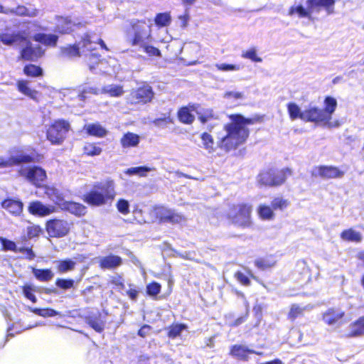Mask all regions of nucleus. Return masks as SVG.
<instances>
[{"mask_svg": "<svg viewBox=\"0 0 364 364\" xmlns=\"http://www.w3.org/2000/svg\"><path fill=\"white\" fill-rule=\"evenodd\" d=\"M161 286L156 282H151L146 285V294L151 296H156L161 291Z\"/></svg>", "mask_w": 364, "mask_h": 364, "instance_id": "nucleus-58", "label": "nucleus"}, {"mask_svg": "<svg viewBox=\"0 0 364 364\" xmlns=\"http://www.w3.org/2000/svg\"><path fill=\"white\" fill-rule=\"evenodd\" d=\"M254 264L257 269L264 271L274 267L277 264V261L272 256H268L256 259Z\"/></svg>", "mask_w": 364, "mask_h": 364, "instance_id": "nucleus-35", "label": "nucleus"}, {"mask_svg": "<svg viewBox=\"0 0 364 364\" xmlns=\"http://www.w3.org/2000/svg\"><path fill=\"white\" fill-rule=\"evenodd\" d=\"M100 142H85L82 147V154L86 156H96L102 154V149Z\"/></svg>", "mask_w": 364, "mask_h": 364, "instance_id": "nucleus-34", "label": "nucleus"}, {"mask_svg": "<svg viewBox=\"0 0 364 364\" xmlns=\"http://www.w3.org/2000/svg\"><path fill=\"white\" fill-rule=\"evenodd\" d=\"M55 31L59 34H69L73 31L74 23L70 16H56Z\"/></svg>", "mask_w": 364, "mask_h": 364, "instance_id": "nucleus-20", "label": "nucleus"}, {"mask_svg": "<svg viewBox=\"0 0 364 364\" xmlns=\"http://www.w3.org/2000/svg\"><path fill=\"white\" fill-rule=\"evenodd\" d=\"M122 264V259L118 255H108L102 257L99 260V267L102 269H115Z\"/></svg>", "mask_w": 364, "mask_h": 364, "instance_id": "nucleus-23", "label": "nucleus"}, {"mask_svg": "<svg viewBox=\"0 0 364 364\" xmlns=\"http://www.w3.org/2000/svg\"><path fill=\"white\" fill-rule=\"evenodd\" d=\"M314 168L317 171V175L325 179L341 178L344 175L343 171L333 166L321 165Z\"/></svg>", "mask_w": 364, "mask_h": 364, "instance_id": "nucleus-19", "label": "nucleus"}, {"mask_svg": "<svg viewBox=\"0 0 364 364\" xmlns=\"http://www.w3.org/2000/svg\"><path fill=\"white\" fill-rule=\"evenodd\" d=\"M92 36L91 34L89 33H85L77 45H79L80 48L82 49V50H87V51H93L95 50V48H90V46L92 44Z\"/></svg>", "mask_w": 364, "mask_h": 364, "instance_id": "nucleus-48", "label": "nucleus"}, {"mask_svg": "<svg viewBox=\"0 0 364 364\" xmlns=\"http://www.w3.org/2000/svg\"><path fill=\"white\" fill-rule=\"evenodd\" d=\"M234 277L242 286L248 287L251 284L250 279L241 271L235 272Z\"/></svg>", "mask_w": 364, "mask_h": 364, "instance_id": "nucleus-61", "label": "nucleus"}, {"mask_svg": "<svg viewBox=\"0 0 364 364\" xmlns=\"http://www.w3.org/2000/svg\"><path fill=\"white\" fill-rule=\"evenodd\" d=\"M174 121L172 117L168 114L163 117H159L153 121V123L156 127H164L170 124H173Z\"/></svg>", "mask_w": 364, "mask_h": 364, "instance_id": "nucleus-60", "label": "nucleus"}, {"mask_svg": "<svg viewBox=\"0 0 364 364\" xmlns=\"http://www.w3.org/2000/svg\"><path fill=\"white\" fill-rule=\"evenodd\" d=\"M287 112L291 120L300 119L304 121V111L301 112L300 107L295 102H289L287 105Z\"/></svg>", "mask_w": 364, "mask_h": 364, "instance_id": "nucleus-39", "label": "nucleus"}, {"mask_svg": "<svg viewBox=\"0 0 364 364\" xmlns=\"http://www.w3.org/2000/svg\"><path fill=\"white\" fill-rule=\"evenodd\" d=\"M151 33V26L145 19H133L125 29L127 41L132 46L149 42L152 38Z\"/></svg>", "mask_w": 364, "mask_h": 364, "instance_id": "nucleus-4", "label": "nucleus"}, {"mask_svg": "<svg viewBox=\"0 0 364 364\" xmlns=\"http://www.w3.org/2000/svg\"><path fill=\"white\" fill-rule=\"evenodd\" d=\"M364 336V315L359 316L348 325V338H357Z\"/></svg>", "mask_w": 364, "mask_h": 364, "instance_id": "nucleus-22", "label": "nucleus"}, {"mask_svg": "<svg viewBox=\"0 0 364 364\" xmlns=\"http://www.w3.org/2000/svg\"><path fill=\"white\" fill-rule=\"evenodd\" d=\"M22 294L26 299L31 301L32 303L37 302V298L35 295L36 288L32 284L26 283L21 287Z\"/></svg>", "mask_w": 364, "mask_h": 364, "instance_id": "nucleus-44", "label": "nucleus"}, {"mask_svg": "<svg viewBox=\"0 0 364 364\" xmlns=\"http://www.w3.org/2000/svg\"><path fill=\"white\" fill-rule=\"evenodd\" d=\"M33 41L46 46L55 47L58 41V36L55 34H46L38 33L33 35Z\"/></svg>", "mask_w": 364, "mask_h": 364, "instance_id": "nucleus-26", "label": "nucleus"}, {"mask_svg": "<svg viewBox=\"0 0 364 364\" xmlns=\"http://www.w3.org/2000/svg\"><path fill=\"white\" fill-rule=\"evenodd\" d=\"M70 129V123L63 119L54 120L46 130V139L53 145H60Z\"/></svg>", "mask_w": 364, "mask_h": 364, "instance_id": "nucleus-8", "label": "nucleus"}, {"mask_svg": "<svg viewBox=\"0 0 364 364\" xmlns=\"http://www.w3.org/2000/svg\"><path fill=\"white\" fill-rule=\"evenodd\" d=\"M16 87L20 93L31 100L37 101L38 92L31 88L28 80L24 79L18 80L16 81Z\"/></svg>", "mask_w": 364, "mask_h": 364, "instance_id": "nucleus-24", "label": "nucleus"}, {"mask_svg": "<svg viewBox=\"0 0 364 364\" xmlns=\"http://www.w3.org/2000/svg\"><path fill=\"white\" fill-rule=\"evenodd\" d=\"M215 66L220 71H237L240 69V65L235 64L217 63Z\"/></svg>", "mask_w": 364, "mask_h": 364, "instance_id": "nucleus-62", "label": "nucleus"}, {"mask_svg": "<svg viewBox=\"0 0 364 364\" xmlns=\"http://www.w3.org/2000/svg\"><path fill=\"white\" fill-rule=\"evenodd\" d=\"M187 328L185 323H172L167 328V336L174 339L181 336L182 331Z\"/></svg>", "mask_w": 364, "mask_h": 364, "instance_id": "nucleus-42", "label": "nucleus"}, {"mask_svg": "<svg viewBox=\"0 0 364 364\" xmlns=\"http://www.w3.org/2000/svg\"><path fill=\"white\" fill-rule=\"evenodd\" d=\"M23 74L30 77H38L43 75V70L39 66L35 64H26L23 68Z\"/></svg>", "mask_w": 364, "mask_h": 364, "instance_id": "nucleus-38", "label": "nucleus"}, {"mask_svg": "<svg viewBox=\"0 0 364 364\" xmlns=\"http://www.w3.org/2000/svg\"><path fill=\"white\" fill-rule=\"evenodd\" d=\"M26 46L19 51L18 59L23 61L36 62L44 55V50L40 46H33L26 38Z\"/></svg>", "mask_w": 364, "mask_h": 364, "instance_id": "nucleus-15", "label": "nucleus"}, {"mask_svg": "<svg viewBox=\"0 0 364 364\" xmlns=\"http://www.w3.org/2000/svg\"><path fill=\"white\" fill-rule=\"evenodd\" d=\"M84 130L89 136L102 138L107 136L108 132L100 123H92L84 126Z\"/></svg>", "mask_w": 364, "mask_h": 364, "instance_id": "nucleus-28", "label": "nucleus"}, {"mask_svg": "<svg viewBox=\"0 0 364 364\" xmlns=\"http://www.w3.org/2000/svg\"><path fill=\"white\" fill-rule=\"evenodd\" d=\"M43 159V154L32 149L30 154H20L11 156L8 159L0 158V168H8L18 166L21 164L39 163Z\"/></svg>", "mask_w": 364, "mask_h": 364, "instance_id": "nucleus-11", "label": "nucleus"}, {"mask_svg": "<svg viewBox=\"0 0 364 364\" xmlns=\"http://www.w3.org/2000/svg\"><path fill=\"white\" fill-rule=\"evenodd\" d=\"M154 213L156 218L161 223L178 224L185 221L186 218L181 213L174 210L159 205L154 207Z\"/></svg>", "mask_w": 364, "mask_h": 364, "instance_id": "nucleus-13", "label": "nucleus"}, {"mask_svg": "<svg viewBox=\"0 0 364 364\" xmlns=\"http://www.w3.org/2000/svg\"><path fill=\"white\" fill-rule=\"evenodd\" d=\"M140 137L138 134L133 132H126L120 139V144L122 148L127 149L136 147L139 145Z\"/></svg>", "mask_w": 364, "mask_h": 364, "instance_id": "nucleus-29", "label": "nucleus"}, {"mask_svg": "<svg viewBox=\"0 0 364 364\" xmlns=\"http://www.w3.org/2000/svg\"><path fill=\"white\" fill-rule=\"evenodd\" d=\"M116 195L114 181L107 178L95 183L92 188L82 196L81 199L90 207H100L111 204Z\"/></svg>", "mask_w": 364, "mask_h": 364, "instance_id": "nucleus-2", "label": "nucleus"}, {"mask_svg": "<svg viewBox=\"0 0 364 364\" xmlns=\"http://www.w3.org/2000/svg\"><path fill=\"white\" fill-rule=\"evenodd\" d=\"M324 107H309L304 110V121L323 125L331 126L332 115L337 107L336 100L331 96H326L323 101Z\"/></svg>", "mask_w": 364, "mask_h": 364, "instance_id": "nucleus-3", "label": "nucleus"}, {"mask_svg": "<svg viewBox=\"0 0 364 364\" xmlns=\"http://www.w3.org/2000/svg\"><path fill=\"white\" fill-rule=\"evenodd\" d=\"M198 105L188 103L186 106L181 107L176 113L178 121L183 124H192L195 121V116L192 112L196 111Z\"/></svg>", "mask_w": 364, "mask_h": 364, "instance_id": "nucleus-18", "label": "nucleus"}, {"mask_svg": "<svg viewBox=\"0 0 364 364\" xmlns=\"http://www.w3.org/2000/svg\"><path fill=\"white\" fill-rule=\"evenodd\" d=\"M110 282L114 287L119 289H124L125 287L123 279L120 275L112 277Z\"/></svg>", "mask_w": 364, "mask_h": 364, "instance_id": "nucleus-64", "label": "nucleus"}, {"mask_svg": "<svg viewBox=\"0 0 364 364\" xmlns=\"http://www.w3.org/2000/svg\"><path fill=\"white\" fill-rule=\"evenodd\" d=\"M1 206L13 217H20L23 215L24 204L19 198L7 197L1 202Z\"/></svg>", "mask_w": 364, "mask_h": 364, "instance_id": "nucleus-17", "label": "nucleus"}, {"mask_svg": "<svg viewBox=\"0 0 364 364\" xmlns=\"http://www.w3.org/2000/svg\"><path fill=\"white\" fill-rule=\"evenodd\" d=\"M43 233V229L39 225H31L26 228V235L29 239L39 237Z\"/></svg>", "mask_w": 364, "mask_h": 364, "instance_id": "nucleus-57", "label": "nucleus"}, {"mask_svg": "<svg viewBox=\"0 0 364 364\" xmlns=\"http://www.w3.org/2000/svg\"><path fill=\"white\" fill-rule=\"evenodd\" d=\"M256 353L254 350L240 344H235L230 348L229 354L239 360L247 361L250 354Z\"/></svg>", "mask_w": 364, "mask_h": 364, "instance_id": "nucleus-21", "label": "nucleus"}, {"mask_svg": "<svg viewBox=\"0 0 364 364\" xmlns=\"http://www.w3.org/2000/svg\"><path fill=\"white\" fill-rule=\"evenodd\" d=\"M154 97L153 88L148 84H144L136 88L132 89L125 97L127 105H146L150 103Z\"/></svg>", "mask_w": 364, "mask_h": 364, "instance_id": "nucleus-9", "label": "nucleus"}, {"mask_svg": "<svg viewBox=\"0 0 364 364\" xmlns=\"http://www.w3.org/2000/svg\"><path fill=\"white\" fill-rule=\"evenodd\" d=\"M101 92V90L95 87H84L82 90L78 93V98L80 100L85 102L90 95H97Z\"/></svg>", "mask_w": 364, "mask_h": 364, "instance_id": "nucleus-46", "label": "nucleus"}, {"mask_svg": "<svg viewBox=\"0 0 364 364\" xmlns=\"http://www.w3.org/2000/svg\"><path fill=\"white\" fill-rule=\"evenodd\" d=\"M155 25L158 28L168 26L171 23V16L170 12L158 13L154 17Z\"/></svg>", "mask_w": 364, "mask_h": 364, "instance_id": "nucleus-40", "label": "nucleus"}, {"mask_svg": "<svg viewBox=\"0 0 364 364\" xmlns=\"http://www.w3.org/2000/svg\"><path fill=\"white\" fill-rule=\"evenodd\" d=\"M0 243L1 245V250L2 251H12L17 253L18 247L14 241L0 236Z\"/></svg>", "mask_w": 364, "mask_h": 364, "instance_id": "nucleus-51", "label": "nucleus"}, {"mask_svg": "<svg viewBox=\"0 0 364 364\" xmlns=\"http://www.w3.org/2000/svg\"><path fill=\"white\" fill-rule=\"evenodd\" d=\"M203 146L210 152L214 150V139L211 134L208 132H203L200 136Z\"/></svg>", "mask_w": 364, "mask_h": 364, "instance_id": "nucleus-55", "label": "nucleus"}, {"mask_svg": "<svg viewBox=\"0 0 364 364\" xmlns=\"http://www.w3.org/2000/svg\"><path fill=\"white\" fill-rule=\"evenodd\" d=\"M346 313V311L332 306L328 308L321 316L323 322L330 326H340L345 323Z\"/></svg>", "mask_w": 364, "mask_h": 364, "instance_id": "nucleus-14", "label": "nucleus"}, {"mask_svg": "<svg viewBox=\"0 0 364 364\" xmlns=\"http://www.w3.org/2000/svg\"><path fill=\"white\" fill-rule=\"evenodd\" d=\"M151 170V168L142 166L129 168L125 171V173L128 175H138L141 177L146 176V173Z\"/></svg>", "mask_w": 364, "mask_h": 364, "instance_id": "nucleus-52", "label": "nucleus"}, {"mask_svg": "<svg viewBox=\"0 0 364 364\" xmlns=\"http://www.w3.org/2000/svg\"><path fill=\"white\" fill-rule=\"evenodd\" d=\"M27 210L30 215L41 218L48 216L56 212L55 206L45 205L38 200L31 201Z\"/></svg>", "mask_w": 364, "mask_h": 364, "instance_id": "nucleus-16", "label": "nucleus"}, {"mask_svg": "<svg viewBox=\"0 0 364 364\" xmlns=\"http://www.w3.org/2000/svg\"><path fill=\"white\" fill-rule=\"evenodd\" d=\"M229 119L230 122L223 126L226 134L218 141V146L225 152L235 151L245 143L250 136L248 125L262 121L261 116L247 118L241 114H232Z\"/></svg>", "mask_w": 364, "mask_h": 364, "instance_id": "nucleus-1", "label": "nucleus"}, {"mask_svg": "<svg viewBox=\"0 0 364 364\" xmlns=\"http://www.w3.org/2000/svg\"><path fill=\"white\" fill-rule=\"evenodd\" d=\"M32 273L35 278L41 282H48L54 277V273L51 269H37L32 268Z\"/></svg>", "mask_w": 364, "mask_h": 364, "instance_id": "nucleus-32", "label": "nucleus"}, {"mask_svg": "<svg viewBox=\"0 0 364 364\" xmlns=\"http://www.w3.org/2000/svg\"><path fill=\"white\" fill-rule=\"evenodd\" d=\"M252 205L249 203H233L229 206L226 218L234 225L242 229L253 226Z\"/></svg>", "mask_w": 364, "mask_h": 364, "instance_id": "nucleus-6", "label": "nucleus"}, {"mask_svg": "<svg viewBox=\"0 0 364 364\" xmlns=\"http://www.w3.org/2000/svg\"><path fill=\"white\" fill-rule=\"evenodd\" d=\"M241 57L245 59H249L255 63H260L262 60L260 57L257 56L255 48H251L249 50L242 51Z\"/></svg>", "mask_w": 364, "mask_h": 364, "instance_id": "nucleus-56", "label": "nucleus"}, {"mask_svg": "<svg viewBox=\"0 0 364 364\" xmlns=\"http://www.w3.org/2000/svg\"><path fill=\"white\" fill-rule=\"evenodd\" d=\"M60 53L62 55L67 58H77L81 56L79 45L76 43L69 44L62 47Z\"/></svg>", "mask_w": 364, "mask_h": 364, "instance_id": "nucleus-37", "label": "nucleus"}, {"mask_svg": "<svg viewBox=\"0 0 364 364\" xmlns=\"http://www.w3.org/2000/svg\"><path fill=\"white\" fill-rule=\"evenodd\" d=\"M340 237L348 242L359 243L363 240L362 234L352 228L343 230L340 233Z\"/></svg>", "mask_w": 364, "mask_h": 364, "instance_id": "nucleus-30", "label": "nucleus"}, {"mask_svg": "<svg viewBox=\"0 0 364 364\" xmlns=\"http://www.w3.org/2000/svg\"><path fill=\"white\" fill-rule=\"evenodd\" d=\"M55 284L60 289L68 290L74 288L75 281L70 278H58Z\"/></svg>", "mask_w": 364, "mask_h": 364, "instance_id": "nucleus-49", "label": "nucleus"}, {"mask_svg": "<svg viewBox=\"0 0 364 364\" xmlns=\"http://www.w3.org/2000/svg\"><path fill=\"white\" fill-rule=\"evenodd\" d=\"M17 252H21L25 255V257L28 260H33L36 257L32 247H18Z\"/></svg>", "mask_w": 364, "mask_h": 364, "instance_id": "nucleus-63", "label": "nucleus"}, {"mask_svg": "<svg viewBox=\"0 0 364 364\" xmlns=\"http://www.w3.org/2000/svg\"><path fill=\"white\" fill-rule=\"evenodd\" d=\"M100 316V313H98V316H88L85 317L86 323L97 333H102L105 326V323L101 319Z\"/></svg>", "mask_w": 364, "mask_h": 364, "instance_id": "nucleus-31", "label": "nucleus"}, {"mask_svg": "<svg viewBox=\"0 0 364 364\" xmlns=\"http://www.w3.org/2000/svg\"><path fill=\"white\" fill-rule=\"evenodd\" d=\"M257 214L262 220H272L275 218L274 211L271 205L261 204L257 208Z\"/></svg>", "mask_w": 364, "mask_h": 364, "instance_id": "nucleus-36", "label": "nucleus"}, {"mask_svg": "<svg viewBox=\"0 0 364 364\" xmlns=\"http://www.w3.org/2000/svg\"><path fill=\"white\" fill-rule=\"evenodd\" d=\"M103 94H108L110 97H120L124 93L123 87L122 85H114L109 88L103 87L101 90Z\"/></svg>", "mask_w": 364, "mask_h": 364, "instance_id": "nucleus-53", "label": "nucleus"}, {"mask_svg": "<svg viewBox=\"0 0 364 364\" xmlns=\"http://www.w3.org/2000/svg\"><path fill=\"white\" fill-rule=\"evenodd\" d=\"M336 0H306V8L301 4L291 6L288 10L289 16L297 14L299 18H307L311 19L314 12L318 13L321 8L325 9L328 14L334 12Z\"/></svg>", "mask_w": 364, "mask_h": 364, "instance_id": "nucleus-5", "label": "nucleus"}, {"mask_svg": "<svg viewBox=\"0 0 364 364\" xmlns=\"http://www.w3.org/2000/svg\"><path fill=\"white\" fill-rule=\"evenodd\" d=\"M138 47L143 49V50L149 55V56H156L161 57V53L159 48L154 47V46L148 44V42L143 43L139 45Z\"/></svg>", "mask_w": 364, "mask_h": 364, "instance_id": "nucleus-54", "label": "nucleus"}, {"mask_svg": "<svg viewBox=\"0 0 364 364\" xmlns=\"http://www.w3.org/2000/svg\"><path fill=\"white\" fill-rule=\"evenodd\" d=\"M197 114L198 120L203 124L207 123L210 120L216 119V117L212 109H203L202 112H197Z\"/></svg>", "mask_w": 364, "mask_h": 364, "instance_id": "nucleus-50", "label": "nucleus"}, {"mask_svg": "<svg viewBox=\"0 0 364 364\" xmlns=\"http://www.w3.org/2000/svg\"><path fill=\"white\" fill-rule=\"evenodd\" d=\"M26 41V36L24 32L16 33H0V41L6 46H11L17 42H24Z\"/></svg>", "mask_w": 364, "mask_h": 364, "instance_id": "nucleus-25", "label": "nucleus"}, {"mask_svg": "<svg viewBox=\"0 0 364 364\" xmlns=\"http://www.w3.org/2000/svg\"><path fill=\"white\" fill-rule=\"evenodd\" d=\"M72 227V222L59 218H50L45 223L46 232L50 237L53 238H61L68 235Z\"/></svg>", "mask_w": 364, "mask_h": 364, "instance_id": "nucleus-10", "label": "nucleus"}, {"mask_svg": "<svg viewBox=\"0 0 364 364\" xmlns=\"http://www.w3.org/2000/svg\"><path fill=\"white\" fill-rule=\"evenodd\" d=\"M290 205V201L283 197H274L271 201V206L274 211L281 210L283 211L287 209Z\"/></svg>", "mask_w": 364, "mask_h": 364, "instance_id": "nucleus-43", "label": "nucleus"}, {"mask_svg": "<svg viewBox=\"0 0 364 364\" xmlns=\"http://www.w3.org/2000/svg\"><path fill=\"white\" fill-rule=\"evenodd\" d=\"M65 208L73 215H75L77 217H82L84 216L87 212V208L84 205L74 202V201H69L67 202Z\"/></svg>", "mask_w": 364, "mask_h": 364, "instance_id": "nucleus-33", "label": "nucleus"}, {"mask_svg": "<svg viewBox=\"0 0 364 364\" xmlns=\"http://www.w3.org/2000/svg\"><path fill=\"white\" fill-rule=\"evenodd\" d=\"M75 264L71 259H61L57 262L56 269L58 273L63 274L73 270Z\"/></svg>", "mask_w": 364, "mask_h": 364, "instance_id": "nucleus-41", "label": "nucleus"}, {"mask_svg": "<svg viewBox=\"0 0 364 364\" xmlns=\"http://www.w3.org/2000/svg\"><path fill=\"white\" fill-rule=\"evenodd\" d=\"M30 311L42 317H53L59 314V312L50 308H31Z\"/></svg>", "mask_w": 364, "mask_h": 364, "instance_id": "nucleus-47", "label": "nucleus"}, {"mask_svg": "<svg viewBox=\"0 0 364 364\" xmlns=\"http://www.w3.org/2000/svg\"><path fill=\"white\" fill-rule=\"evenodd\" d=\"M311 309V307L309 306H301L298 304H292L289 307V310L287 316V319L294 322L297 318L303 317L305 311Z\"/></svg>", "mask_w": 364, "mask_h": 364, "instance_id": "nucleus-27", "label": "nucleus"}, {"mask_svg": "<svg viewBox=\"0 0 364 364\" xmlns=\"http://www.w3.org/2000/svg\"><path fill=\"white\" fill-rule=\"evenodd\" d=\"M18 174L25 178L36 188L42 187L47 178L46 171L43 168L37 166L26 168L21 167L18 170Z\"/></svg>", "mask_w": 364, "mask_h": 364, "instance_id": "nucleus-12", "label": "nucleus"}, {"mask_svg": "<svg viewBox=\"0 0 364 364\" xmlns=\"http://www.w3.org/2000/svg\"><path fill=\"white\" fill-rule=\"evenodd\" d=\"M116 207L117 208V210L126 215L127 214L129 213V203L128 202V200H125V199H123V198H120L118 200V201L116 203Z\"/></svg>", "mask_w": 364, "mask_h": 364, "instance_id": "nucleus-59", "label": "nucleus"}, {"mask_svg": "<svg viewBox=\"0 0 364 364\" xmlns=\"http://www.w3.org/2000/svg\"><path fill=\"white\" fill-rule=\"evenodd\" d=\"M11 14H14L19 16H29L33 17L37 16L38 11L37 9H34L31 12L23 5H18L14 9L10 11Z\"/></svg>", "mask_w": 364, "mask_h": 364, "instance_id": "nucleus-45", "label": "nucleus"}, {"mask_svg": "<svg viewBox=\"0 0 364 364\" xmlns=\"http://www.w3.org/2000/svg\"><path fill=\"white\" fill-rule=\"evenodd\" d=\"M293 174L289 167L276 170L269 168L262 170L257 176V183L261 187H279L285 183L287 178Z\"/></svg>", "mask_w": 364, "mask_h": 364, "instance_id": "nucleus-7", "label": "nucleus"}]
</instances>
